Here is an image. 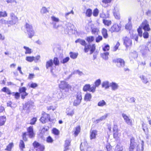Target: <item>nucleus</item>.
<instances>
[{"mask_svg": "<svg viewBox=\"0 0 151 151\" xmlns=\"http://www.w3.org/2000/svg\"><path fill=\"white\" fill-rule=\"evenodd\" d=\"M25 27L27 32V34L29 37L30 38H32L35 35V31L33 29L32 26L30 24L26 23Z\"/></svg>", "mask_w": 151, "mask_h": 151, "instance_id": "nucleus-1", "label": "nucleus"}, {"mask_svg": "<svg viewBox=\"0 0 151 151\" xmlns=\"http://www.w3.org/2000/svg\"><path fill=\"white\" fill-rule=\"evenodd\" d=\"M11 20H8L9 25L10 27L12 25L15 24L18 21V18L15 16L13 12H11L9 14Z\"/></svg>", "mask_w": 151, "mask_h": 151, "instance_id": "nucleus-2", "label": "nucleus"}, {"mask_svg": "<svg viewBox=\"0 0 151 151\" xmlns=\"http://www.w3.org/2000/svg\"><path fill=\"white\" fill-rule=\"evenodd\" d=\"M59 86L60 89L64 90L65 92L68 91L71 88L70 86L64 81H61L59 85Z\"/></svg>", "mask_w": 151, "mask_h": 151, "instance_id": "nucleus-3", "label": "nucleus"}, {"mask_svg": "<svg viewBox=\"0 0 151 151\" xmlns=\"http://www.w3.org/2000/svg\"><path fill=\"white\" fill-rule=\"evenodd\" d=\"M113 62L116 63L117 66L119 68H123L124 67L125 62L124 60L121 58H118L114 59Z\"/></svg>", "mask_w": 151, "mask_h": 151, "instance_id": "nucleus-4", "label": "nucleus"}, {"mask_svg": "<svg viewBox=\"0 0 151 151\" xmlns=\"http://www.w3.org/2000/svg\"><path fill=\"white\" fill-rule=\"evenodd\" d=\"M76 43H79L81 45L84 46V51L85 52H88V49L90 47L89 44L87 45L86 43V41L83 40L81 39H78L75 41Z\"/></svg>", "mask_w": 151, "mask_h": 151, "instance_id": "nucleus-5", "label": "nucleus"}, {"mask_svg": "<svg viewBox=\"0 0 151 151\" xmlns=\"http://www.w3.org/2000/svg\"><path fill=\"white\" fill-rule=\"evenodd\" d=\"M82 99L81 94V93H78L76 96V99L74 101L73 105L77 106L81 102Z\"/></svg>", "mask_w": 151, "mask_h": 151, "instance_id": "nucleus-6", "label": "nucleus"}, {"mask_svg": "<svg viewBox=\"0 0 151 151\" xmlns=\"http://www.w3.org/2000/svg\"><path fill=\"white\" fill-rule=\"evenodd\" d=\"M83 90L84 91H88L92 93H94L96 91V87L95 86L91 87L90 84H87L83 86Z\"/></svg>", "mask_w": 151, "mask_h": 151, "instance_id": "nucleus-7", "label": "nucleus"}, {"mask_svg": "<svg viewBox=\"0 0 151 151\" xmlns=\"http://www.w3.org/2000/svg\"><path fill=\"white\" fill-rule=\"evenodd\" d=\"M40 120L43 123H45L48 121H50V115L46 113H44L42 114V116L40 119Z\"/></svg>", "mask_w": 151, "mask_h": 151, "instance_id": "nucleus-8", "label": "nucleus"}, {"mask_svg": "<svg viewBox=\"0 0 151 151\" xmlns=\"http://www.w3.org/2000/svg\"><path fill=\"white\" fill-rule=\"evenodd\" d=\"M33 146L35 148H37V151H43L44 149V146L43 145H41L38 142L35 141L33 143Z\"/></svg>", "mask_w": 151, "mask_h": 151, "instance_id": "nucleus-9", "label": "nucleus"}, {"mask_svg": "<svg viewBox=\"0 0 151 151\" xmlns=\"http://www.w3.org/2000/svg\"><path fill=\"white\" fill-rule=\"evenodd\" d=\"M34 103L31 101H28L25 103V105L23 106V109L26 110H30L33 107Z\"/></svg>", "mask_w": 151, "mask_h": 151, "instance_id": "nucleus-10", "label": "nucleus"}, {"mask_svg": "<svg viewBox=\"0 0 151 151\" xmlns=\"http://www.w3.org/2000/svg\"><path fill=\"white\" fill-rule=\"evenodd\" d=\"M121 26L120 25L114 24L110 29L109 31L111 32H118L120 30Z\"/></svg>", "mask_w": 151, "mask_h": 151, "instance_id": "nucleus-11", "label": "nucleus"}, {"mask_svg": "<svg viewBox=\"0 0 151 151\" xmlns=\"http://www.w3.org/2000/svg\"><path fill=\"white\" fill-rule=\"evenodd\" d=\"M27 134L30 138H32L34 137L35 134L34 132L32 126H30L27 129Z\"/></svg>", "mask_w": 151, "mask_h": 151, "instance_id": "nucleus-12", "label": "nucleus"}, {"mask_svg": "<svg viewBox=\"0 0 151 151\" xmlns=\"http://www.w3.org/2000/svg\"><path fill=\"white\" fill-rule=\"evenodd\" d=\"M51 19L52 21V24L53 25V27L55 28H58L59 26L57 24L60 21L59 18L55 16H53L51 17Z\"/></svg>", "mask_w": 151, "mask_h": 151, "instance_id": "nucleus-13", "label": "nucleus"}, {"mask_svg": "<svg viewBox=\"0 0 151 151\" xmlns=\"http://www.w3.org/2000/svg\"><path fill=\"white\" fill-rule=\"evenodd\" d=\"M123 40L124 44L127 47L131 45L132 44V41L129 38L127 37H125L123 38Z\"/></svg>", "mask_w": 151, "mask_h": 151, "instance_id": "nucleus-14", "label": "nucleus"}, {"mask_svg": "<svg viewBox=\"0 0 151 151\" xmlns=\"http://www.w3.org/2000/svg\"><path fill=\"white\" fill-rule=\"evenodd\" d=\"M122 115L125 122L128 125H131L132 123V121L129 118V117L124 113L122 114Z\"/></svg>", "mask_w": 151, "mask_h": 151, "instance_id": "nucleus-15", "label": "nucleus"}, {"mask_svg": "<svg viewBox=\"0 0 151 151\" xmlns=\"http://www.w3.org/2000/svg\"><path fill=\"white\" fill-rule=\"evenodd\" d=\"M66 113L67 115L72 116L74 113V109L72 107L69 106L66 109Z\"/></svg>", "mask_w": 151, "mask_h": 151, "instance_id": "nucleus-16", "label": "nucleus"}, {"mask_svg": "<svg viewBox=\"0 0 151 151\" xmlns=\"http://www.w3.org/2000/svg\"><path fill=\"white\" fill-rule=\"evenodd\" d=\"M136 145L134 138H132L130 139V145L129 148V151H133Z\"/></svg>", "mask_w": 151, "mask_h": 151, "instance_id": "nucleus-17", "label": "nucleus"}, {"mask_svg": "<svg viewBox=\"0 0 151 151\" xmlns=\"http://www.w3.org/2000/svg\"><path fill=\"white\" fill-rule=\"evenodd\" d=\"M149 51H150L148 50L147 46H142L140 50V52L143 56L146 55Z\"/></svg>", "mask_w": 151, "mask_h": 151, "instance_id": "nucleus-18", "label": "nucleus"}, {"mask_svg": "<svg viewBox=\"0 0 151 151\" xmlns=\"http://www.w3.org/2000/svg\"><path fill=\"white\" fill-rule=\"evenodd\" d=\"M97 132L96 130L91 129L90 133V139L91 140L95 139L97 134Z\"/></svg>", "mask_w": 151, "mask_h": 151, "instance_id": "nucleus-19", "label": "nucleus"}, {"mask_svg": "<svg viewBox=\"0 0 151 151\" xmlns=\"http://www.w3.org/2000/svg\"><path fill=\"white\" fill-rule=\"evenodd\" d=\"M142 27L143 29L145 31H149L150 30V27L149 24L147 22H145L142 23Z\"/></svg>", "mask_w": 151, "mask_h": 151, "instance_id": "nucleus-20", "label": "nucleus"}, {"mask_svg": "<svg viewBox=\"0 0 151 151\" xmlns=\"http://www.w3.org/2000/svg\"><path fill=\"white\" fill-rule=\"evenodd\" d=\"M53 65L52 60L50 59L46 62L45 65L46 68V69H48L49 68L52 67Z\"/></svg>", "mask_w": 151, "mask_h": 151, "instance_id": "nucleus-21", "label": "nucleus"}, {"mask_svg": "<svg viewBox=\"0 0 151 151\" xmlns=\"http://www.w3.org/2000/svg\"><path fill=\"white\" fill-rule=\"evenodd\" d=\"M110 86L111 88V89L113 91H115L117 90L119 87L118 84L114 82L110 83Z\"/></svg>", "mask_w": 151, "mask_h": 151, "instance_id": "nucleus-22", "label": "nucleus"}, {"mask_svg": "<svg viewBox=\"0 0 151 151\" xmlns=\"http://www.w3.org/2000/svg\"><path fill=\"white\" fill-rule=\"evenodd\" d=\"M110 86L109 82L108 81H103L102 83V87L107 89L109 88Z\"/></svg>", "mask_w": 151, "mask_h": 151, "instance_id": "nucleus-23", "label": "nucleus"}, {"mask_svg": "<svg viewBox=\"0 0 151 151\" xmlns=\"http://www.w3.org/2000/svg\"><path fill=\"white\" fill-rule=\"evenodd\" d=\"M70 139H66L65 141V143L64 145L65 150L64 151H67L68 149V146L70 145Z\"/></svg>", "mask_w": 151, "mask_h": 151, "instance_id": "nucleus-24", "label": "nucleus"}, {"mask_svg": "<svg viewBox=\"0 0 151 151\" xmlns=\"http://www.w3.org/2000/svg\"><path fill=\"white\" fill-rule=\"evenodd\" d=\"M109 52H106L103 53H101V55L102 58L104 60H107L108 59V55H109Z\"/></svg>", "mask_w": 151, "mask_h": 151, "instance_id": "nucleus-25", "label": "nucleus"}, {"mask_svg": "<svg viewBox=\"0 0 151 151\" xmlns=\"http://www.w3.org/2000/svg\"><path fill=\"white\" fill-rule=\"evenodd\" d=\"M101 32L104 38L106 39L108 37L107 31L106 29L104 28L102 29Z\"/></svg>", "mask_w": 151, "mask_h": 151, "instance_id": "nucleus-26", "label": "nucleus"}, {"mask_svg": "<svg viewBox=\"0 0 151 151\" xmlns=\"http://www.w3.org/2000/svg\"><path fill=\"white\" fill-rule=\"evenodd\" d=\"M92 96L91 94L89 93H87L85 95L84 99L86 101H90L91 99Z\"/></svg>", "mask_w": 151, "mask_h": 151, "instance_id": "nucleus-27", "label": "nucleus"}, {"mask_svg": "<svg viewBox=\"0 0 151 151\" xmlns=\"http://www.w3.org/2000/svg\"><path fill=\"white\" fill-rule=\"evenodd\" d=\"M90 47H89V48L88 49V50L89 49H90V54H92L93 52L96 49V47L95 44H92V45H91L89 44Z\"/></svg>", "mask_w": 151, "mask_h": 151, "instance_id": "nucleus-28", "label": "nucleus"}, {"mask_svg": "<svg viewBox=\"0 0 151 151\" xmlns=\"http://www.w3.org/2000/svg\"><path fill=\"white\" fill-rule=\"evenodd\" d=\"M6 117L4 116H0V126L4 125L6 121Z\"/></svg>", "mask_w": 151, "mask_h": 151, "instance_id": "nucleus-29", "label": "nucleus"}, {"mask_svg": "<svg viewBox=\"0 0 151 151\" xmlns=\"http://www.w3.org/2000/svg\"><path fill=\"white\" fill-rule=\"evenodd\" d=\"M141 80H142V82L145 84H147L149 83V81L148 80L147 78L145 76L142 75L140 77Z\"/></svg>", "mask_w": 151, "mask_h": 151, "instance_id": "nucleus-30", "label": "nucleus"}, {"mask_svg": "<svg viewBox=\"0 0 151 151\" xmlns=\"http://www.w3.org/2000/svg\"><path fill=\"white\" fill-rule=\"evenodd\" d=\"M1 91H2L4 92L9 95L12 94V92H11L9 89L6 87H4L1 89Z\"/></svg>", "mask_w": 151, "mask_h": 151, "instance_id": "nucleus-31", "label": "nucleus"}, {"mask_svg": "<svg viewBox=\"0 0 151 151\" xmlns=\"http://www.w3.org/2000/svg\"><path fill=\"white\" fill-rule=\"evenodd\" d=\"M92 14V10L90 9H87L86 12V16L90 17L91 16Z\"/></svg>", "mask_w": 151, "mask_h": 151, "instance_id": "nucleus-32", "label": "nucleus"}, {"mask_svg": "<svg viewBox=\"0 0 151 151\" xmlns=\"http://www.w3.org/2000/svg\"><path fill=\"white\" fill-rule=\"evenodd\" d=\"M109 114L107 113L106 114L103 116L101 117L100 118L96 120V121L97 122V123H98L100 121H102L103 120L105 119L109 115Z\"/></svg>", "mask_w": 151, "mask_h": 151, "instance_id": "nucleus-33", "label": "nucleus"}, {"mask_svg": "<svg viewBox=\"0 0 151 151\" xmlns=\"http://www.w3.org/2000/svg\"><path fill=\"white\" fill-rule=\"evenodd\" d=\"M53 64L55 66H58L60 65V61L57 57H54L53 60Z\"/></svg>", "mask_w": 151, "mask_h": 151, "instance_id": "nucleus-34", "label": "nucleus"}, {"mask_svg": "<svg viewBox=\"0 0 151 151\" xmlns=\"http://www.w3.org/2000/svg\"><path fill=\"white\" fill-rule=\"evenodd\" d=\"M23 48L26 50V51L25 52V54H30L32 53V49L29 48V47L24 46Z\"/></svg>", "mask_w": 151, "mask_h": 151, "instance_id": "nucleus-35", "label": "nucleus"}, {"mask_svg": "<svg viewBox=\"0 0 151 151\" xmlns=\"http://www.w3.org/2000/svg\"><path fill=\"white\" fill-rule=\"evenodd\" d=\"M123 150L122 146L120 145H117L115 147V151H122Z\"/></svg>", "mask_w": 151, "mask_h": 151, "instance_id": "nucleus-36", "label": "nucleus"}, {"mask_svg": "<svg viewBox=\"0 0 151 151\" xmlns=\"http://www.w3.org/2000/svg\"><path fill=\"white\" fill-rule=\"evenodd\" d=\"M19 147L21 150H23L25 148V145L24 141L22 140H20L19 143Z\"/></svg>", "mask_w": 151, "mask_h": 151, "instance_id": "nucleus-37", "label": "nucleus"}, {"mask_svg": "<svg viewBox=\"0 0 151 151\" xmlns=\"http://www.w3.org/2000/svg\"><path fill=\"white\" fill-rule=\"evenodd\" d=\"M91 32L93 34L95 35H98L99 29L96 28H91Z\"/></svg>", "mask_w": 151, "mask_h": 151, "instance_id": "nucleus-38", "label": "nucleus"}, {"mask_svg": "<svg viewBox=\"0 0 151 151\" xmlns=\"http://www.w3.org/2000/svg\"><path fill=\"white\" fill-rule=\"evenodd\" d=\"M0 22L2 24H7L8 27H10L9 25V23L8 22V20H6L4 19H2L0 20Z\"/></svg>", "mask_w": 151, "mask_h": 151, "instance_id": "nucleus-39", "label": "nucleus"}, {"mask_svg": "<svg viewBox=\"0 0 151 151\" xmlns=\"http://www.w3.org/2000/svg\"><path fill=\"white\" fill-rule=\"evenodd\" d=\"M103 23L105 25L109 26L111 24V20L104 19L103 20Z\"/></svg>", "mask_w": 151, "mask_h": 151, "instance_id": "nucleus-40", "label": "nucleus"}, {"mask_svg": "<svg viewBox=\"0 0 151 151\" xmlns=\"http://www.w3.org/2000/svg\"><path fill=\"white\" fill-rule=\"evenodd\" d=\"M66 28L68 29V30H71L72 29L73 27V25L70 23H67L66 24Z\"/></svg>", "mask_w": 151, "mask_h": 151, "instance_id": "nucleus-41", "label": "nucleus"}, {"mask_svg": "<svg viewBox=\"0 0 151 151\" xmlns=\"http://www.w3.org/2000/svg\"><path fill=\"white\" fill-rule=\"evenodd\" d=\"M78 55V53L73 52H70V58L73 59L76 58L77 57Z\"/></svg>", "mask_w": 151, "mask_h": 151, "instance_id": "nucleus-42", "label": "nucleus"}, {"mask_svg": "<svg viewBox=\"0 0 151 151\" xmlns=\"http://www.w3.org/2000/svg\"><path fill=\"white\" fill-rule=\"evenodd\" d=\"M106 105V103L104 100L100 101L98 104V106L101 107H102Z\"/></svg>", "mask_w": 151, "mask_h": 151, "instance_id": "nucleus-43", "label": "nucleus"}, {"mask_svg": "<svg viewBox=\"0 0 151 151\" xmlns=\"http://www.w3.org/2000/svg\"><path fill=\"white\" fill-rule=\"evenodd\" d=\"M48 12L47 8L44 6L42 7L40 10V12L42 14L46 13Z\"/></svg>", "mask_w": 151, "mask_h": 151, "instance_id": "nucleus-44", "label": "nucleus"}, {"mask_svg": "<svg viewBox=\"0 0 151 151\" xmlns=\"http://www.w3.org/2000/svg\"><path fill=\"white\" fill-rule=\"evenodd\" d=\"M35 60V57L33 56H27L26 57V60L29 62H32Z\"/></svg>", "mask_w": 151, "mask_h": 151, "instance_id": "nucleus-45", "label": "nucleus"}, {"mask_svg": "<svg viewBox=\"0 0 151 151\" xmlns=\"http://www.w3.org/2000/svg\"><path fill=\"white\" fill-rule=\"evenodd\" d=\"M7 13L6 11L0 12V17H6L7 16Z\"/></svg>", "mask_w": 151, "mask_h": 151, "instance_id": "nucleus-46", "label": "nucleus"}, {"mask_svg": "<svg viewBox=\"0 0 151 151\" xmlns=\"http://www.w3.org/2000/svg\"><path fill=\"white\" fill-rule=\"evenodd\" d=\"M13 146V144L12 143H10L7 146L6 148L5 149V150L11 151Z\"/></svg>", "mask_w": 151, "mask_h": 151, "instance_id": "nucleus-47", "label": "nucleus"}, {"mask_svg": "<svg viewBox=\"0 0 151 151\" xmlns=\"http://www.w3.org/2000/svg\"><path fill=\"white\" fill-rule=\"evenodd\" d=\"M94 40V37L93 36H90L87 37L86 38V40L89 43L91 42Z\"/></svg>", "mask_w": 151, "mask_h": 151, "instance_id": "nucleus-48", "label": "nucleus"}, {"mask_svg": "<svg viewBox=\"0 0 151 151\" xmlns=\"http://www.w3.org/2000/svg\"><path fill=\"white\" fill-rule=\"evenodd\" d=\"M80 128L79 126H78L76 127V130L74 132V134L75 136H77L78 133L80 132Z\"/></svg>", "mask_w": 151, "mask_h": 151, "instance_id": "nucleus-49", "label": "nucleus"}, {"mask_svg": "<svg viewBox=\"0 0 151 151\" xmlns=\"http://www.w3.org/2000/svg\"><path fill=\"white\" fill-rule=\"evenodd\" d=\"M12 94L14 96L15 98L16 99H19L20 97V93L18 92H12Z\"/></svg>", "mask_w": 151, "mask_h": 151, "instance_id": "nucleus-50", "label": "nucleus"}, {"mask_svg": "<svg viewBox=\"0 0 151 151\" xmlns=\"http://www.w3.org/2000/svg\"><path fill=\"white\" fill-rule=\"evenodd\" d=\"M101 83V80L100 79H98L96 80L95 82V85H93V86H95L96 88V87H98L100 85Z\"/></svg>", "mask_w": 151, "mask_h": 151, "instance_id": "nucleus-51", "label": "nucleus"}, {"mask_svg": "<svg viewBox=\"0 0 151 151\" xmlns=\"http://www.w3.org/2000/svg\"><path fill=\"white\" fill-rule=\"evenodd\" d=\"M70 58L69 57H66L60 60V63L63 64H65L67 63L69 60Z\"/></svg>", "mask_w": 151, "mask_h": 151, "instance_id": "nucleus-52", "label": "nucleus"}, {"mask_svg": "<svg viewBox=\"0 0 151 151\" xmlns=\"http://www.w3.org/2000/svg\"><path fill=\"white\" fill-rule=\"evenodd\" d=\"M27 90L26 88L24 87H20L19 89V91L20 93H21L26 92V91Z\"/></svg>", "mask_w": 151, "mask_h": 151, "instance_id": "nucleus-53", "label": "nucleus"}, {"mask_svg": "<svg viewBox=\"0 0 151 151\" xmlns=\"http://www.w3.org/2000/svg\"><path fill=\"white\" fill-rule=\"evenodd\" d=\"M132 27V23L130 22H128L125 25V29H127L130 30L131 29Z\"/></svg>", "mask_w": 151, "mask_h": 151, "instance_id": "nucleus-54", "label": "nucleus"}, {"mask_svg": "<svg viewBox=\"0 0 151 151\" xmlns=\"http://www.w3.org/2000/svg\"><path fill=\"white\" fill-rule=\"evenodd\" d=\"M99 13L98 9L96 8L93 11V15L94 17H96L98 16Z\"/></svg>", "mask_w": 151, "mask_h": 151, "instance_id": "nucleus-55", "label": "nucleus"}, {"mask_svg": "<svg viewBox=\"0 0 151 151\" xmlns=\"http://www.w3.org/2000/svg\"><path fill=\"white\" fill-rule=\"evenodd\" d=\"M103 39L102 37L100 35H98L96 39V42H99L100 41H101Z\"/></svg>", "mask_w": 151, "mask_h": 151, "instance_id": "nucleus-56", "label": "nucleus"}, {"mask_svg": "<svg viewBox=\"0 0 151 151\" xmlns=\"http://www.w3.org/2000/svg\"><path fill=\"white\" fill-rule=\"evenodd\" d=\"M28 86L32 88H35L37 86V85L35 83H32L31 84L29 83Z\"/></svg>", "mask_w": 151, "mask_h": 151, "instance_id": "nucleus-57", "label": "nucleus"}, {"mask_svg": "<svg viewBox=\"0 0 151 151\" xmlns=\"http://www.w3.org/2000/svg\"><path fill=\"white\" fill-rule=\"evenodd\" d=\"M63 94L61 91H59L58 93L57 94V96L58 99L63 98Z\"/></svg>", "mask_w": 151, "mask_h": 151, "instance_id": "nucleus-58", "label": "nucleus"}, {"mask_svg": "<svg viewBox=\"0 0 151 151\" xmlns=\"http://www.w3.org/2000/svg\"><path fill=\"white\" fill-rule=\"evenodd\" d=\"M28 95V93H27L26 92L21 93V98L23 99H24L25 98L26 96Z\"/></svg>", "mask_w": 151, "mask_h": 151, "instance_id": "nucleus-59", "label": "nucleus"}, {"mask_svg": "<svg viewBox=\"0 0 151 151\" xmlns=\"http://www.w3.org/2000/svg\"><path fill=\"white\" fill-rule=\"evenodd\" d=\"M110 47L108 45H106L103 47V50L104 51H108L109 50Z\"/></svg>", "mask_w": 151, "mask_h": 151, "instance_id": "nucleus-60", "label": "nucleus"}, {"mask_svg": "<svg viewBox=\"0 0 151 151\" xmlns=\"http://www.w3.org/2000/svg\"><path fill=\"white\" fill-rule=\"evenodd\" d=\"M113 15L116 19H120V16L119 12L114 14Z\"/></svg>", "mask_w": 151, "mask_h": 151, "instance_id": "nucleus-61", "label": "nucleus"}, {"mask_svg": "<svg viewBox=\"0 0 151 151\" xmlns=\"http://www.w3.org/2000/svg\"><path fill=\"white\" fill-rule=\"evenodd\" d=\"M37 121V118L34 117L30 120V124L32 125L34 124Z\"/></svg>", "mask_w": 151, "mask_h": 151, "instance_id": "nucleus-62", "label": "nucleus"}, {"mask_svg": "<svg viewBox=\"0 0 151 151\" xmlns=\"http://www.w3.org/2000/svg\"><path fill=\"white\" fill-rule=\"evenodd\" d=\"M46 141L48 143H52L53 142V140L50 136H49L47 138Z\"/></svg>", "mask_w": 151, "mask_h": 151, "instance_id": "nucleus-63", "label": "nucleus"}, {"mask_svg": "<svg viewBox=\"0 0 151 151\" xmlns=\"http://www.w3.org/2000/svg\"><path fill=\"white\" fill-rule=\"evenodd\" d=\"M147 47L150 51L151 50V41L147 43Z\"/></svg>", "mask_w": 151, "mask_h": 151, "instance_id": "nucleus-64", "label": "nucleus"}]
</instances>
